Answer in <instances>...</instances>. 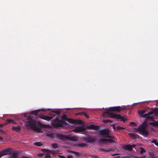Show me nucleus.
Instances as JSON below:
<instances>
[{"label":"nucleus","mask_w":158,"mask_h":158,"mask_svg":"<svg viewBox=\"0 0 158 158\" xmlns=\"http://www.w3.org/2000/svg\"><path fill=\"white\" fill-rule=\"evenodd\" d=\"M10 158H18V154L16 152L13 153L10 156Z\"/></svg>","instance_id":"16"},{"label":"nucleus","mask_w":158,"mask_h":158,"mask_svg":"<svg viewBox=\"0 0 158 158\" xmlns=\"http://www.w3.org/2000/svg\"><path fill=\"white\" fill-rule=\"evenodd\" d=\"M67 158H73V157L71 155H68L67 156Z\"/></svg>","instance_id":"43"},{"label":"nucleus","mask_w":158,"mask_h":158,"mask_svg":"<svg viewBox=\"0 0 158 158\" xmlns=\"http://www.w3.org/2000/svg\"><path fill=\"white\" fill-rule=\"evenodd\" d=\"M86 129L83 126H79L76 127L74 129H73V131L75 133H79L81 132H83L85 131Z\"/></svg>","instance_id":"7"},{"label":"nucleus","mask_w":158,"mask_h":158,"mask_svg":"<svg viewBox=\"0 0 158 158\" xmlns=\"http://www.w3.org/2000/svg\"><path fill=\"white\" fill-rule=\"evenodd\" d=\"M27 120H28L27 123L29 127L38 132H40L41 129L36 126V125H37L39 127L42 128H45L47 127L46 125L43 124L40 122H38L37 123H36L35 120L31 118L28 117Z\"/></svg>","instance_id":"2"},{"label":"nucleus","mask_w":158,"mask_h":158,"mask_svg":"<svg viewBox=\"0 0 158 158\" xmlns=\"http://www.w3.org/2000/svg\"><path fill=\"white\" fill-rule=\"evenodd\" d=\"M12 152V151L9 149L2 150L0 151V158L3 156L11 154Z\"/></svg>","instance_id":"5"},{"label":"nucleus","mask_w":158,"mask_h":158,"mask_svg":"<svg viewBox=\"0 0 158 158\" xmlns=\"http://www.w3.org/2000/svg\"><path fill=\"white\" fill-rule=\"evenodd\" d=\"M123 149L128 151H131L132 150L131 145L129 144L124 145L123 147Z\"/></svg>","instance_id":"12"},{"label":"nucleus","mask_w":158,"mask_h":158,"mask_svg":"<svg viewBox=\"0 0 158 158\" xmlns=\"http://www.w3.org/2000/svg\"><path fill=\"white\" fill-rule=\"evenodd\" d=\"M52 146L54 148H57L58 147V145L56 143L52 144Z\"/></svg>","instance_id":"28"},{"label":"nucleus","mask_w":158,"mask_h":158,"mask_svg":"<svg viewBox=\"0 0 158 158\" xmlns=\"http://www.w3.org/2000/svg\"><path fill=\"white\" fill-rule=\"evenodd\" d=\"M131 145V147L132 149V148H135L136 146V145L135 144H132V145Z\"/></svg>","instance_id":"45"},{"label":"nucleus","mask_w":158,"mask_h":158,"mask_svg":"<svg viewBox=\"0 0 158 158\" xmlns=\"http://www.w3.org/2000/svg\"><path fill=\"white\" fill-rule=\"evenodd\" d=\"M42 151L44 152H48L49 151L48 150L46 149H42Z\"/></svg>","instance_id":"42"},{"label":"nucleus","mask_w":158,"mask_h":158,"mask_svg":"<svg viewBox=\"0 0 158 158\" xmlns=\"http://www.w3.org/2000/svg\"><path fill=\"white\" fill-rule=\"evenodd\" d=\"M150 158H156V157L154 156H151Z\"/></svg>","instance_id":"49"},{"label":"nucleus","mask_w":158,"mask_h":158,"mask_svg":"<svg viewBox=\"0 0 158 158\" xmlns=\"http://www.w3.org/2000/svg\"><path fill=\"white\" fill-rule=\"evenodd\" d=\"M153 113V111H150L147 114L148 116H149L151 115H152Z\"/></svg>","instance_id":"38"},{"label":"nucleus","mask_w":158,"mask_h":158,"mask_svg":"<svg viewBox=\"0 0 158 158\" xmlns=\"http://www.w3.org/2000/svg\"><path fill=\"white\" fill-rule=\"evenodd\" d=\"M148 115L147 114H143L142 115V116L141 115L140 116V117H143V118H147V117H148Z\"/></svg>","instance_id":"37"},{"label":"nucleus","mask_w":158,"mask_h":158,"mask_svg":"<svg viewBox=\"0 0 158 158\" xmlns=\"http://www.w3.org/2000/svg\"><path fill=\"white\" fill-rule=\"evenodd\" d=\"M42 145V144L41 143V142H37L35 143H34V145L39 147L41 146Z\"/></svg>","instance_id":"23"},{"label":"nucleus","mask_w":158,"mask_h":158,"mask_svg":"<svg viewBox=\"0 0 158 158\" xmlns=\"http://www.w3.org/2000/svg\"><path fill=\"white\" fill-rule=\"evenodd\" d=\"M146 123L144 122L140 125L139 127L135 128V129L137 131L139 132L140 134L145 136H147L148 134V129L146 127Z\"/></svg>","instance_id":"3"},{"label":"nucleus","mask_w":158,"mask_h":158,"mask_svg":"<svg viewBox=\"0 0 158 158\" xmlns=\"http://www.w3.org/2000/svg\"><path fill=\"white\" fill-rule=\"evenodd\" d=\"M48 135L51 138L53 137V134L52 133H49L48 134Z\"/></svg>","instance_id":"40"},{"label":"nucleus","mask_w":158,"mask_h":158,"mask_svg":"<svg viewBox=\"0 0 158 158\" xmlns=\"http://www.w3.org/2000/svg\"><path fill=\"white\" fill-rule=\"evenodd\" d=\"M52 127L55 128H57L58 127H62L60 120L57 117L52 120V123H51Z\"/></svg>","instance_id":"4"},{"label":"nucleus","mask_w":158,"mask_h":158,"mask_svg":"<svg viewBox=\"0 0 158 158\" xmlns=\"http://www.w3.org/2000/svg\"><path fill=\"white\" fill-rule=\"evenodd\" d=\"M76 124H81L82 123V121L81 120H76Z\"/></svg>","instance_id":"35"},{"label":"nucleus","mask_w":158,"mask_h":158,"mask_svg":"<svg viewBox=\"0 0 158 158\" xmlns=\"http://www.w3.org/2000/svg\"><path fill=\"white\" fill-rule=\"evenodd\" d=\"M98 126L93 125H90L87 127L86 128L88 129L97 130L98 128Z\"/></svg>","instance_id":"13"},{"label":"nucleus","mask_w":158,"mask_h":158,"mask_svg":"<svg viewBox=\"0 0 158 158\" xmlns=\"http://www.w3.org/2000/svg\"><path fill=\"white\" fill-rule=\"evenodd\" d=\"M85 142L87 143H92L96 141V139L94 138L88 137L85 139Z\"/></svg>","instance_id":"8"},{"label":"nucleus","mask_w":158,"mask_h":158,"mask_svg":"<svg viewBox=\"0 0 158 158\" xmlns=\"http://www.w3.org/2000/svg\"><path fill=\"white\" fill-rule=\"evenodd\" d=\"M134 123V122H132L131 123V125H133Z\"/></svg>","instance_id":"51"},{"label":"nucleus","mask_w":158,"mask_h":158,"mask_svg":"<svg viewBox=\"0 0 158 158\" xmlns=\"http://www.w3.org/2000/svg\"><path fill=\"white\" fill-rule=\"evenodd\" d=\"M40 110H38L32 111L31 112V114L35 115V116H36L37 115V114L39 113Z\"/></svg>","instance_id":"19"},{"label":"nucleus","mask_w":158,"mask_h":158,"mask_svg":"<svg viewBox=\"0 0 158 158\" xmlns=\"http://www.w3.org/2000/svg\"><path fill=\"white\" fill-rule=\"evenodd\" d=\"M76 120L72 119L71 118H69L68 121H69L72 123L76 124Z\"/></svg>","instance_id":"21"},{"label":"nucleus","mask_w":158,"mask_h":158,"mask_svg":"<svg viewBox=\"0 0 158 158\" xmlns=\"http://www.w3.org/2000/svg\"><path fill=\"white\" fill-rule=\"evenodd\" d=\"M154 118V117L152 116H148L147 118L146 119V120H153Z\"/></svg>","instance_id":"26"},{"label":"nucleus","mask_w":158,"mask_h":158,"mask_svg":"<svg viewBox=\"0 0 158 158\" xmlns=\"http://www.w3.org/2000/svg\"><path fill=\"white\" fill-rule=\"evenodd\" d=\"M58 156L60 158H65V157L63 156L59 155Z\"/></svg>","instance_id":"46"},{"label":"nucleus","mask_w":158,"mask_h":158,"mask_svg":"<svg viewBox=\"0 0 158 158\" xmlns=\"http://www.w3.org/2000/svg\"><path fill=\"white\" fill-rule=\"evenodd\" d=\"M100 141L102 143H104L106 141H108L110 142H114L113 139H100Z\"/></svg>","instance_id":"14"},{"label":"nucleus","mask_w":158,"mask_h":158,"mask_svg":"<svg viewBox=\"0 0 158 158\" xmlns=\"http://www.w3.org/2000/svg\"><path fill=\"white\" fill-rule=\"evenodd\" d=\"M52 113L50 114V115H52V116H55V114L54 113H53V112H52Z\"/></svg>","instance_id":"48"},{"label":"nucleus","mask_w":158,"mask_h":158,"mask_svg":"<svg viewBox=\"0 0 158 158\" xmlns=\"http://www.w3.org/2000/svg\"><path fill=\"white\" fill-rule=\"evenodd\" d=\"M70 152L73 153H74L75 154L77 155H79L80 154V153L79 152H75L73 151H71Z\"/></svg>","instance_id":"27"},{"label":"nucleus","mask_w":158,"mask_h":158,"mask_svg":"<svg viewBox=\"0 0 158 158\" xmlns=\"http://www.w3.org/2000/svg\"><path fill=\"white\" fill-rule=\"evenodd\" d=\"M51 156L49 154H47L46 156H45L44 158H51Z\"/></svg>","instance_id":"39"},{"label":"nucleus","mask_w":158,"mask_h":158,"mask_svg":"<svg viewBox=\"0 0 158 158\" xmlns=\"http://www.w3.org/2000/svg\"><path fill=\"white\" fill-rule=\"evenodd\" d=\"M146 151L143 147H140V153L141 154H143V153L145 152Z\"/></svg>","instance_id":"29"},{"label":"nucleus","mask_w":158,"mask_h":158,"mask_svg":"<svg viewBox=\"0 0 158 158\" xmlns=\"http://www.w3.org/2000/svg\"><path fill=\"white\" fill-rule=\"evenodd\" d=\"M86 144L85 143H80L77 144V146L79 148H82L86 146Z\"/></svg>","instance_id":"18"},{"label":"nucleus","mask_w":158,"mask_h":158,"mask_svg":"<svg viewBox=\"0 0 158 158\" xmlns=\"http://www.w3.org/2000/svg\"><path fill=\"white\" fill-rule=\"evenodd\" d=\"M67 139L72 141H77L78 140V138L75 135H67Z\"/></svg>","instance_id":"10"},{"label":"nucleus","mask_w":158,"mask_h":158,"mask_svg":"<svg viewBox=\"0 0 158 158\" xmlns=\"http://www.w3.org/2000/svg\"><path fill=\"white\" fill-rule=\"evenodd\" d=\"M83 116H85L86 118H89V116L87 114H86L85 113H84V115Z\"/></svg>","instance_id":"44"},{"label":"nucleus","mask_w":158,"mask_h":158,"mask_svg":"<svg viewBox=\"0 0 158 158\" xmlns=\"http://www.w3.org/2000/svg\"><path fill=\"white\" fill-rule=\"evenodd\" d=\"M21 158H28L27 157V156H23Z\"/></svg>","instance_id":"50"},{"label":"nucleus","mask_w":158,"mask_h":158,"mask_svg":"<svg viewBox=\"0 0 158 158\" xmlns=\"http://www.w3.org/2000/svg\"><path fill=\"white\" fill-rule=\"evenodd\" d=\"M56 136L61 140L67 139V135L60 134H57Z\"/></svg>","instance_id":"11"},{"label":"nucleus","mask_w":158,"mask_h":158,"mask_svg":"<svg viewBox=\"0 0 158 158\" xmlns=\"http://www.w3.org/2000/svg\"><path fill=\"white\" fill-rule=\"evenodd\" d=\"M39 117L42 119L49 121L50 120L52 119L53 118L49 116H46L44 115H40Z\"/></svg>","instance_id":"9"},{"label":"nucleus","mask_w":158,"mask_h":158,"mask_svg":"<svg viewBox=\"0 0 158 158\" xmlns=\"http://www.w3.org/2000/svg\"><path fill=\"white\" fill-rule=\"evenodd\" d=\"M44 155V154L43 153H41L40 154H39L40 156H42Z\"/></svg>","instance_id":"47"},{"label":"nucleus","mask_w":158,"mask_h":158,"mask_svg":"<svg viewBox=\"0 0 158 158\" xmlns=\"http://www.w3.org/2000/svg\"><path fill=\"white\" fill-rule=\"evenodd\" d=\"M106 122H110V121L109 120H106Z\"/></svg>","instance_id":"53"},{"label":"nucleus","mask_w":158,"mask_h":158,"mask_svg":"<svg viewBox=\"0 0 158 158\" xmlns=\"http://www.w3.org/2000/svg\"><path fill=\"white\" fill-rule=\"evenodd\" d=\"M130 135L131 136L135 139H136L138 137V135L136 134H135L134 133H132L130 134Z\"/></svg>","instance_id":"22"},{"label":"nucleus","mask_w":158,"mask_h":158,"mask_svg":"<svg viewBox=\"0 0 158 158\" xmlns=\"http://www.w3.org/2000/svg\"><path fill=\"white\" fill-rule=\"evenodd\" d=\"M125 109V108L120 107L119 106H114L110 107L109 110H106L103 113V116H106V115H108L110 118L117 120H120L121 122H125L127 120V119L125 118L124 116H121L119 114H116L110 111H113L116 113H119L121 111H123Z\"/></svg>","instance_id":"1"},{"label":"nucleus","mask_w":158,"mask_h":158,"mask_svg":"<svg viewBox=\"0 0 158 158\" xmlns=\"http://www.w3.org/2000/svg\"><path fill=\"white\" fill-rule=\"evenodd\" d=\"M96 157H97V156H94V158H96Z\"/></svg>","instance_id":"54"},{"label":"nucleus","mask_w":158,"mask_h":158,"mask_svg":"<svg viewBox=\"0 0 158 158\" xmlns=\"http://www.w3.org/2000/svg\"><path fill=\"white\" fill-rule=\"evenodd\" d=\"M52 112H53V113H56V114H57V115H59L60 113V112L58 110H55V111H52Z\"/></svg>","instance_id":"33"},{"label":"nucleus","mask_w":158,"mask_h":158,"mask_svg":"<svg viewBox=\"0 0 158 158\" xmlns=\"http://www.w3.org/2000/svg\"><path fill=\"white\" fill-rule=\"evenodd\" d=\"M69 118H68L67 117V116L65 114H64L62 116V119H64L67 121H68V119Z\"/></svg>","instance_id":"25"},{"label":"nucleus","mask_w":158,"mask_h":158,"mask_svg":"<svg viewBox=\"0 0 158 158\" xmlns=\"http://www.w3.org/2000/svg\"><path fill=\"white\" fill-rule=\"evenodd\" d=\"M100 134L101 135L104 136L105 138H113L111 136L109 135V132L108 130H102L100 131Z\"/></svg>","instance_id":"6"},{"label":"nucleus","mask_w":158,"mask_h":158,"mask_svg":"<svg viewBox=\"0 0 158 158\" xmlns=\"http://www.w3.org/2000/svg\"><path fill=\"white\" fill-rule=\"evenodd\" d=\"M85 112H79L76 114V115L83 116Z\"/></svg>","instance_id":"34"},{"label":"nucleus","mask_w":158,"mask_h":158,"mask_svg":"<svg viewBox=\"0 0 158 158\" xmlns=\"http://www.w3.org/2000/svg\"><path fill=\"white\" fill-rule=\"evenodd\" d=\"M117 129L118 130H123V129H124V128L122 127L118 126L117 127Z\"/></svg>","instance_id":"41"},{"label":"nucleus","mask_w":158,"mask_h":158,"mask_svg":"<svg viewBox=\"0 0 158 158\" xmlns=\"http://www.w3.org/2000/svg\"><path fill=\"white\" fill-rule=\"evenodd\" d=\"M12 129L14 131L18 132L20 130V127L19 126L17 127L14 126L12 127Z\"/></svg>","instance_id":"15"},{"label":"nucleus","mask_w":158,"mask_h":158,"mask_svg":"<svg viewBox=\"0 0 158 158\" xmlns=\"http://www.w3.org/2000/svg\"><path fill=\"white\" fill-rule=\"evenodd\" d=\"M2 140H3L2 138L0 136V141H1Z\"/></svg>","instance_id":"52"},{"label":"nucleus","mask_w":158,"mask_h":158,"mask_svg":"<svg viewBox=\"0 0 158 158\" xmlns=\"http://www.w3.org/2000/svg\"><path fill=\"white\" fill-rule=\"evenodd\" d=\"M101 150L103 151H106V152H109L110 151H112V148H102Z\"/></svg>","instance_id":"20"},{"label":"nucleus","mask_w":158,"mask_h":158,"mask_svg":"<svg viewBox=\"0 0 158 158\" xmlns=\"http://www.w3.org/2000/svg\"><path fill=\"white\" fill-rule=\"evenodd\" d=\"M146 110H139V113L140 116L143 115V114L145 113Z\"/></svg>","instance_id":"24"},{"label":"nucleus","mask_w":158,"mask_h":158,"mask_svg":"<svg viewBox=\"0 0 158 158\" xmlns=\"http://www.w3.org/2000/svg\"><path fill=\"white\" fill-rule=\"evenodd\" d=\"M65 120H66L63 119H62L61 120H60V123L61 125H62V127L63 126V124L65 123L66 122Z\"/></svg>","instance_id":"31"},{"label":"nucleus","mask_w":158,"mask_h":158,"mask_svg":"<svg viewBox=\"0 0 158 158\" xmlns=\"http://www.w3.org/2000/svg\"><path fill=\"white\" fill-rule=\"evenodd\" d=\"M13 120L11 119H9L7 120V123H13Z\"/></svg>","instance_id":"36"},{"label":"nucleus","mask_w":158,"mask_h":158,"mask_svg":"<svg viewBox=\"0 0 158 158\" xmlns=\"http://www.w3.org/2000/svg\"><path fill=\"white\" fill-rule=\"evenodd\" d=\"M149 124L153 126H158V123L155 121L149 123Z\"/></svg>","instance_id":"17"},{"label":"nucleus","mask_w":158,"mask_h":158,"mask_svg":"<svg viewBox=\"0 0 158 158\" xmlns=\"http://www.w3.org/2000/svg\"><path fill=\"white\" fill-rule=\"evenodd\" d=\"M152 143H154L155 145L158 146V142L157 140H154L152 141Z\"/></svg>","instance_id":"30"},{"label":"nucleus","mask_w":158,"mask_h":158,"mask_svg":"<svg viewBox=\"0 0 158 158\" xmlns=\"http://www.w3.org/2000/svg\"><path fill=\"white\" fill-rule=\"evenodd\" d=\"M154 113L155 114L158 115V109H156L153 110Z\"/></svg>","instance_id":"32"}]
</instances>
